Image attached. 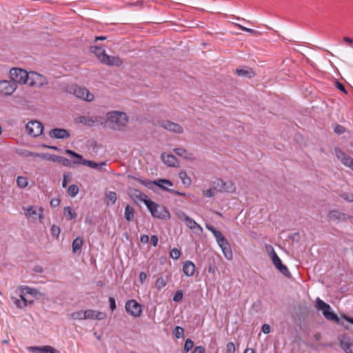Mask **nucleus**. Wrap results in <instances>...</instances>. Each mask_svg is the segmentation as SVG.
Instances as JSON below:
<instances>
[{
  "instance_id": "f257e3e1",
  "label": "nucleus",
  "mask_w": 353,
  "mask_h": 353,
  "mask_svg": "<svg viewBox=\"0 0 353 353\" xmlns=\"http://www.w3.org/2000/svg\"><path fill=\"white\" fill-rule=\"evenodd\" d=\"M10 77L12 79V82H14L17 84H28L31 86H37L40 87L43 84V80L45 78L37 73V72H31L30 74L27 72L26 70L19 68H13L10 70Z\"/></svg>"
},
{
  "instance_id": "f03ea898",
  "label": "nucleus",
  "mask_w": 353,
  "mask_h": 353,
  "mask_svg": "<svg viewBox=\"0 0 353 353\" xmlns=\"http://www.w3.org/2000/svg\"><path fill=\"white\" fill-rule=\"evenodd\" d=\"M128 179H131L133 180H135L140 183L141 184L146 186L149 189H152V185H155L158 186L161 190H164L165 192H168L169 193L176 194V195H180V196H185V194L183 192H179L177 190H175L174 189H170L167 187H165L164 185H168L169 186H173V183L170 179H159L157 180L151 181L150 179H141L140 178H138L133 175H128Z\"/></svg>"
},
{
  "instance_id": "7ed1b4c3",
  "label": "nucleus",
  "mask_w": 353,
  "mask_h": 353,
  "mask_svg": "<svg viewBox=\"0 0 353 353\" xmlns=\"http://www.w3.org/2000/svg\"><path fill=\"white\" fill-rule=\"evenodd\" d=\"M107 116L110 127L115 130H122L128 121V115L125 112L113 111L108 112Z\"/></svg>"
},
{
  "instance_id": "20e7f679",
  "label": "nucleus",
  "mask_w": 353,
  "mask_h": 353,
  "mask_svg": "<svg viewBox=\"0 0 353 353\" xmlns=\"http://www.w3.org/2000/svg\"><path fill=\"white\" fill-rule=\"evenodd\" d=\"M145 205L154 218L164 220L170 219V213L165 205H159L151 199L146 201Z\"/></svg>"
},
{
  "instance_id": "39448f33",
  "label": "nucleus",
  "mask_w": 353,
  "mask_h": 353,
  "mask_svg": "<svg viewBox=\"0 0 353 353\" xmlns=\"http://www.w3.org/2000/svg\"><path fill=\"white\" fill-rule=\"evenodd\" d=\"M315 307L317 310L322 311L323 316L327 320L334 321L339 325H343V323L341 321L337 314L332 310L331 306L319 297L316 299Z\"/></svg>"
},
{
  "instance_id": "423d86ee",
  "label": "nucleus",
  "mask_w": 353,
  "mask_h": 353,
  "mask_svg": "<svg viewBox=\"0 0 353 353\" xmlns=\"http://www.w3.org/2000/svg\"><path fill=\"white\" fill-rule=\"evenodd\" d=\"M65 152L75 159V160L73 161L74 164H82L99 170L102 169L103 165H105V162L97 163L91 160L83 159L82 155L70 149H67Z\"/></svg>"
},
{
  "instance_id": "0eeeda50",
  "label": "nucleus",
  "mask_w": 353,
  "mask_h": 353,
  "mask_svg": "<svg viewBox=\"0 0 353 353\" xmlns=\"http://www.w3.org/2000/svg\"><path fill=\"white\" fill-rule=\"evenodd\" d=\"M67 91L74 94L76 97L86 101H92L94 99L93 94L89 92V90L83 86H79L77 84L71 85L67 88Z\"/></svg>"
},
{
  "instance_id": "6e6552de",
  "label": "nucleus",
  "mask_w": 353,
  "mask_h": 353,
  "mask_svg": "<svg viewBox=\"0 0 353 353\" xmlns=\"http://www.w3.org/2000/svg\"><path fill=\"white\" fill-rule=\"evenodd\" d=\"M212 188L216 192H233L236 189L235 185L233 182L230 181L225 182L220 178H216L212 182Z\"/></svg>"
},
{
  "instance_id": "1a4fd4ad",
  "label": "nucleus",
  "mask_w": 353,
  "mask_h": 353,
  "mask_svg": "<svg viewBox=\"0 0 353 353\" xmlns=\"http://www.w3.org/2000/svg\"><path fill=\"white\" fill-rule=\"evenodd\" d=\"M126 312L134 317H139L142 313V305L135 299H130L125 302Z\"/></svg>"
},
{
  "instance_id": "9d476101",
  "label": "nucleus",
  "mask_w": 353,
  "mask_h": 353,
  "mask_svg": "<svg viewBox=\"0 0 353 353\" xmlns=\"http://www.w3.org/2000/svg\"><path fill=\"white\" fill-rule=\"evenodd\" d=\"M26 130L29 135L37 137L42 134L43 126L39 121H30L26 124Z\"/></svg>"
},
{
  "instance_id": "9b49d317",
  "label": "nucleus",
  "mask_w": 353,
  "mask_h": 353,
  "mask_svg": "<svg viewBox=\"0 0 353 353\" xmlns=\"http://www.w3.org/2000/svg\"><path fill=\"white\" fill-rule=\"evenodd\" d=\"M158 125L161 128L174 133L181 134L183 132V128L181 125L170 120H159L158 121Z\"/></svg>"
},
{
  "instance_id": "f8f14e48",
  "label": "nucleus",
  "mask_w": 353,
  "mask_h": 353,
  "mask_svg": "<svg viewBox=\"0 0 353 353\" xmlns=\"http://www.w3.org/2000/svg\"><path fill=\"white\" fill-rule=\"evenodd\" d=\"M334 152L341 162L353 171V159L339 148H334Z\"/></svg>"
},
{
  "instance_id": "ddd939ff",
  "label": "nucleus",
  "mask_w": 353,
  "mask_h": 353,
  "mask_svg": "<svg viewBox=\"0 0 353 353\" xmlns=\"http://www.w3.org/2000/svg\"><path fill=\"white\" fill-rule=\"evenodd\" d=\"M338 339L341 348L346 353H353V341L347 334H341L339 336Z\"/></svg>"
},
{
  "instance_id": "4468645a",
  "label": "nucleus",
  "mask_w": 353,
  "mask_h": 353,
  "mask_svg": "<svg viewBox=\"0 0 353 353\" xmlns=\"http://www.w3.org/2000/svg\"><path fill=\"white\" fill-rule=\"evenodd\" d=\"M17 88V84L14 82L3 80L0 81V94L3 95L12 94Z\"/></svg>"
},
{
  "instance_id": "2eb2a0df",
  "label": "nucleus",
  "mask_w": 353,
  "mask_h": 353,
  "mask_svg": "<svg viewBox=\"0 0 353 353\" xmlns=\"http://www.w3.org/2000/svg\"><path fill=\"white\" fill-rule=\"evenodd\" d=\"M327 217L331 221H347L351 218L350 216L340 212L339 210L334 209L330 210L327 213Z\"/></svg>"
},
{
  "instance_id": "dca6fc26",
  "label": "nucleus",
  "mask_w": 353,
  "mask_h": 353,
  "mask_svg": "<svg viewBox=\"0 0 353 353\" xmlns=\"http://www.w3.org/2000/svg\"><path fill=\"white\" fill-rule=\"evenodd\" d=\"M128 194L133 200L137 199L145 203L146 201L150 199L146 194L141 192L139 190L132 188H128Z\"/></svg>"
},
{
  "instance_id": "f3484780",
  "label": "nucleus",
  "mask_w": 353,
  "mask_h": 353,
  "mask_svg": "<svg viewBox=\"0 0 353 353\" xmlns=\"http://www.w3.org/2000/svg\"><path fill=\"white\" fill-rule=\"evenodd\" d=\"M161 159L168 167L176 168L179 165L177 158L173 154L163 152L161 156Z\"/></svg>"
},
{
  "instance_id": "a211bd4d",
  "label": "nucleus",
  "mask_w": 353,
  "mask_h": 353,
  "mask_svg": "<svg viewBox=\"0 0 353 353\" xmlns=\"http://www.w3.org/2000/svg\"><path fill=\"white\" fill-rule=\"evenodd\" d=\"M49 135L52 138L65 139L70 137V132L63 128H54L49 132Z\"/></svg>"
},
{
  "instance_id": "6ab92c4d",
  "label": "nucleus",
  "mask_w": 353,
  "mask_h": 353,
  "mask_svg": "<svg viewBox=\"0 0 353 353\" xmlns=\"http://www.w3.org/2000/svg\"><path fill=\"white\" fill-rule=\"evenodd\" d=\"M275 268L285 277L290 279L292 278V274L289 271L288 267L283 264L281 259L274 257V261H272Z\"/></svg>"
},
{
  "instance_id": "aec40b11",
  "label": "nucleus",
  "mask_w": 353,
  "mask_h": 353,
  "mask_svg": "<svg viewBox=\"0 0 353 353\" xmlns=\"http://www.w3.org/2000/svg\"><path fill=\"white\" fill-rule=\"evenodd\" d=\"M172 279V274L170 272H168L167 274L164 276H161L155 281L154 285L155 288L157 290L160 291L163 288H164L167 283L171 281Z\"/></svg>"
},
{
  "instance_id": "412c9836",
  "label": "nucleus",
  "mask_w": 353,
  "mask_h": 353,
  "mask_svg": "<svg viewBox=\"0 0 353 353\" xmlns=\"http://www.w3.org/2000/svg\"><path fill=\"white\" fill-rule=\"evenodd\" d=\"M183 272L187 276H192L195 272V265L190 261H187L183 265Z\"/></svg>"
},
{
  "instance_id": "4be33fe9",
  "label": "nucleus",
  "mask_w": 353,
  "mask_h": 353,
  "mask_svg": "<svg viewBox=\"0 0 353 353\" xmlns=\"http://www.w3.org/2000/svg\"><path fill=\"white\" fill-rule=\"evenodd\" d=\"M77 122L83 123L88 126H93L96 123L98 122V119L97 117H89L81 116L79 117L77 119Z\"/></svg>"
},
{
  "instance_id": "5701e85b",
  "label": "nucleus",
  "mask_w": 353,
  "mask_h": 353,
  "mask_svg": "<svg viewBox=\"0 0 353 353\" xmlns=\"http://www.w3.org/2000/svg\"><path fill=\"white\" fill-rule=\"evenodd\" d=\"M31 350L34 352H39L41 353H60L59 350L50 345H45L43 347L34 346L31 347Z\"/></svg>"
},
{
  "instance_id": "b1692460",
  "label": "nucleus",
  "mask_w": 353,
  "mask_h": 353,
  "mask_svg": "<svg viewBox=\"0 0 353 353\" xmlns=\"http://www.w3.org/2000/svg\"><path fill=\"white\" fill-rule=\"evenodd\" d=\"M90 52L92 53H94L97 58L100 60L101 62L102 61H104V58L107 55L105 53V50L101 46H91Z\"/></svg>"
},
{
  "instance_id": "393cba45",
  "label": "nucleus",
  "mask_w": 353,
  "mask_h": 353,
  "mask_svg": "<svg viewBox=\"0 0 353 353\" xmlns=\"http://www.w3.org/2000/svg\"><path fill=\"white\" fill-rule=\"evenodd\" d=\"M19 290L20 291L21 294H30L33 297H37V295L39 294V291L35 288H32L29 286L26 285H21L19 287Z\"/></svg>"
},
{
  "instance_id": "a878e982",
  "label": "nucleus",
  "mask_w": 353,
  "mask_h": 353,
  "mask_svg": "<svg viewBox=\"0 0 353 353\" xmlns=\"http://www.w3.org/2000/svg\"><path fill=\"white\" fill-rule=\"evenodd\" d=\"M101 63H105L108 65H119L122 63L121 60L118 57L106 55L104 58V61Z\"/></svg>"
},
{
  "instance_id": "bb28decb",
  "label": "nucleus",
  "mask_w": 353,
  "mask_h": 353,
  "mask_svg": "<svg viewBox=\"0 0 353 353\" xmlns=\"http://www.w3.org/2000/svg\"><path fill=\"white\" fill-rule=\"evenodd\" d=\"M223 251V253L225 256V257L228 259L231 260L233 258V253L231 249V246L228 241H227L226 243H224L223 244L219 245Z\"/></svg>"
},
{
  "instance_id": "cd10ccee",
  "label": "nucleus",
  "mask_w": 353,
  "mask_h": 353,
  "mask_svg": "<svg viewBox=\"0 0 353 353\" xmlns=\"http://www.w3.org/2000/svg\"><path fill=\"white\" fill-rule=\"evenodd\" d=\"M236 73L240 77H248L249 79L254 76V72L250 68L246 67L245 68H236Z\"/></svg>"
},
{
  "instance_id": "c85d7f7f",
  "label": "nucleus",
  "mask_w": 353,
  "mask_h": 353,
  "mask_svg": "<svg viewBox=\"0 0 353 353\" xmlns=\"http://www.w3.org/2000/svg\"><path fill=\"white\" fill-rule=\"evenodd\" d=\"M135 212L130 205H127L125 208L124 217L128 222L132 221L134 219Z\"/></svg>"
},
{
  "instance_id": "c756f323",
  "label": "nucleus",
  "mask_w": 353,
  "mask_h": 353,
  "mask_svg": "<svg viewBox=\"0 0 353 353\" xmlns=\"http://www.w3.org/2000/svg\"><path fill=\"white\" fill-rule=\"evenodd\" d=\"M83 244V240L81 237H77L72 242V252L76 254L81 250Z\"/></svg>"
},
{
  "instance_id": "7c9ffc66",
  "label": "nucleus",
  "mask_w": 353,
  "mask_h": 353,
  "mask_svg": "<svg viewBox=\"0 0 353 353\" xmlns=\"http://www.w3.org/2000/svg\"><path fill=\"white\" fill-rule=\"evenodd\" d=\"M174 152L180 157H183L185 159H191L192 154L189 152L187 150L182 148H174Z\"/></svg>"
},
{
  "instance_id": "2f4dec72",
  "label": "nucleus",
  "mask_w": 353,
  "mask_h": 353,
  "mask_svg": "<svg viewBox=\"0 0 353 353\" xmlns=\"http://www.w3.org/2000/svg\"><path fill=\"white\" fill-rule=\"evenodd\" d=\"M63 215L67 220H72L77 217V213L73 210L72 208L70 206H67L64 208L63 210Z\"/></svg>"
},
{
  "instance_id": "473e14b6",
  "label": "nucleus",
  "mask_w": 353,
  "mask_h": 353,
  "mask_svg": "<svg viewBox=\"0 0 353 353\" xmlns=\"http://www.w3.org/2000/svg\"><path fill=\"white\" fill-rule=\"evenodd\" d=\"M185 225L188 228H189L191 230H196L197 229L200 232L203 231L202 227L199 225L191 217H189L187 221L185 222Z\"/></svg>"
},
{
  "instance_id": "72a5a7b5",
  "label": "nucleus",
  "mask_w": 353,
  "mask_h": 353,
  "mask_svg": "<svg viewBox=\"0 0 353 353\" xmlns=\"http://www.w3.org/2000/svg\"><path fill=\"white\" fill-rule=\"evenodd\" d=\"M213 235L216 238V240L219 245H221L223 244L224 243H226L227 239L225 238V236L223 235V234L219 230H217L216 232H215L213 234Z\"/></svg>"
},
{
  "instance_id": "f704fd0d",
  "label": "nucleus",
  "mask_w": 353,
  "mask_h": 353,
  "mask_svg": "<svg viewBox=\"0 0 353 353\" xmlns=\"http://www.w3.org/2000/svg\"><path fill=\"white\" fill-rule=\"evenodd\" d=\"M179 176L185 185H190L191 183V179L188 176L186 172L181 171L179 173Z\"/></svg>"
},
{
  "instance_id": "c9c22d12",
  "label": "nucleus",
  "mask_w": 353,
  "mask_h": 353,
  "mask_svg": "<svg viewBox=\"0 0 353 353\" xmlns=\"http://www.w3.org/2000/svg\"><path fill=\"white\" fill-rule=\"evenodd\" d=\"M57 163L67 167H72L74 165L73 161H70L67 158L61 156H59Z\"/></svg>"
},
{
  "instance_id": "e433bc0d",
  "label": "nucleus",
  "mask_w": 353,
  "mask_h": 353,
  "mask_svg": "<svg viewBox=\"0 0 353 353\" xmlns=\"http://www.w3.org/2000/svg\"><path fill=\"white\" fill-rule=\"evenodd\" d=\"M105 198L110 201L112 204H114L117 199V194L115 192L109 191L105 193Z\"/></svg>"
},
{
  "instance_id": "4c0bfd02",
  "label": "nucleus",
  "mask_w": 353,
  "mask_h": 353,
  "mask_svg": "<svg viewBox=\"0 0 353 353\" xmlns=\"http://www.w3.org/2000/svg\"><path fill=\"white\" fill-rule=\"evenodd\" d=\"M60 232H61V229L60 228L55 225V224H53L52 226H51V228H50V233H51V235L55 238V239H59V234H60Z\"/></svg>"
},
{
  "instance_id": "58836bf2",
  "label": "nucleus",
  "mask_w": 353,
  "mask_h": 353,
  "mask_svg": "<svg viewBox=\"0 0 353 353\" xmlns=\"http://www.w3.org/2000/svg\"><path fill=\"white\" fill-rule=\"evenodd\" d=\"M17 185L21 188H25L28 185L27 179L21 176L17 177Z\"/></svg>"
},
{
  "instance_id": "ea45409f",
  "label": "nucleus",
  "mask_w": 353,
  "mask_h": 353,
  "mask_svg": "<svg viewBox=\"0 0 353 353\" xmlns=\"http://www.w3.org/2000/svg\"><path fill=\"white\" fill-rule=\"evenodd\" d=\"M78 192H79V188L77 185L73 184V185H71L69 186V188L68 189V193L70 196L74 197L75 196H77Z\"/></svg>"
},
{
  "instance_id": "a19ab883",
  "label": "nucleus",
  "mask_w": 353,
  "mask_h": 353,
  "mask_svg": "<svg viewBox=\"0 0 353 353\" xmlns=\"http://www.w3.org/2000/svg\"><path fill=\"white\" fill-rule=\"evenodd\" d=\"M184 329L180 326H176L174 331L173 334L175 338L180 339L183 336Z\"/></svg>"
},
{
  "instance_id": "79ce46f5",
  "label": "nucleus",
  "mask_w": 353,
  "mask_h": 353,
  "mask_svg": "<svg viewBox=\"0 0 353 353\" xmlns=\"http://www.w3.org/2000/svg\"><path fill=\"white\" fill-rule=\"evenodd\" d=\"M206 270L209 273L214 274L216 270V263L214 259L210 260Z\"/></svg>"
},
{
  "instance_id": "37998d69",
  "label": "nucleus",
  "mask_w": 353,
  "mask_h": 353,
  "mask_svg": "<svg viewBox=\"0 0 353 353\" xmlns=\"http://www.w3.org/2000/svg\"><path fill=\"white\" fill-rule=\"evenodd\" d=\"M96 313V310H87L83 312V317L84 319H94V315Z\"/></svg>"
},
{
  "instance_id": "c03bdc74",
  "label": "nucleus",
  "mask_w": 353,
  "mask_h": 353,
  "mask_svg": "<svg viewBox=\"0 0 353 353\" xmlns=\"http://www.w3.org/2000/svg\"><path fill=\"white\" fill-rule=\"evenodd\" d=\"M183 297V292L181 290H178L175 292L173 296V301L176 303L181 302Z\"/></svg>"
},
{
  "instance_id": "a18cd8bd",
  "label": "nucleus",
  "mask_w": 353,
  "mask_h": 353,
  "mask_svg": "<svg viewBox=\"0 0 353 353\" xmlns=\"http://www.w3.org/2000/svg\"><path fill=\"white\" fill-rule=\"evenodd\" d=\"M194 347V342L192 339H187L185 341V344H184V352H188L190 350H191L192 349V347Z\"/></svg>"
},
{
  "instance_id": "49530a36",
  "label": "nucleus",
  "mask_w": 353,
  "mask_h": 353,
  "mask_svg": "<svg viewBox=\"0 0 353 353\" xmlns=\"http://www.w3.org/2000/svg\"><path fill=\"white\" fill-rule=\"evenodd\" d=\"M340 197L348 202H353V194L349 192H343L340 194Z\"/></svg>"
},
{
  "instance_id": "de8ad7c7",
  "label": "nucleus",
  "mask_w": 353,
  "mask_h": 353,
  "mask_svg": "<svg viewBox=\"0 0 353 353\" xmlns=\"http://www.w3.org/2000/svg\"><path fill=\"white\" fill-rule=\"evenodd\" d=\"M170 256L171 258H172L174 260L178 259L181 256V252L179 250H178L176 248H174L171 250Z\"/></svg>"
},
{
  "instance_id": "09e8293b",
  "label": "nucleus",
  "mask_w": 353,
  "mask_h": 353,
  "mask_svg": "<svg viewBox=\"0 0 353 353\" xmlns=\"http://www.w3.org/2000/svg\"><path fill=\"white\" fill-rule=\"evenodd\" d=\"M70 316L72 319L83 320V312L82 310L78 312H74L70 314Z\"/></svg>"
},
{
  "instance_id": "8fccbe9b",
  "label": "nucleus",
  "mask_w": 353,
  "mask_h": 353,
  "mask_svg": "<svg viewBox=\"0 0 353 353\" xmlns=\"http://www.w3.org/2000/svg\"><path fill=\"white\" fill-rule=\"evenodd\" d=\"M334 132L337 134H342L345 132V128L341 125L336 124L334 128Z\"/></svg>"
},
{
  "instance_id": "3c124183",
  "label": "nucleus",
  "mask_w": 353,
  "mask_h": 353,
  "mask_svg": "<svg viewBox=\"0 0 353 353\" xmlns=\"http://www.w3.org/2000/svg\"><path fill=\"white\" fill-rule=\"evenodd\" d=\"M216 194V192L212 188L203 191V195L208 198L214 196Z\"/></svg>"
},
{
  "instance_id": "603ef678",
  "label": "nucleus",
  "mask_w": 353,
  "mask_h": 353,
  "mask_svg": "<svg viewBox=\"0 0 353 353\" xmlns=\"http://www.w3.org/2000/svg\"><path fill=\"white\" fill-rule=\"evenodd\" d=\"M227 353H234L235 352V345L233 342L228 343L226 345Z\"/></svg>"
},
{
  "instance_id": "864d4df0",
  "label": "nucleus",
  "mask_w": 353,
  "mask_h": 353,
  "mask_svg": "<svg viewBox=\"0 0 353 353\" xmlns=\"http://www.w3.org/2000/svg\"><path fill=\"white\" fill-rule=\"evenodd\" d=\"M108 301H109V303H110V308L112 311V312H113L116 308H117V304H116V301H115V299L112 296H110L109 299H108Z\"/></svg>"
},
{
  "instance_id": "5fc2aeb1",
  "label": "nucleus",
  "mask_w": 353,
  "mask_h": 353,
  "mask_svg": "<svg viewBox=\"0 0 353 353\" xmlns=\"http://www.w3.org/2000/svg\"><path fill=\"white\" fill-rule=\"evenodd\" d=\"M19 296H20L21 300L23 301V307H26V306H27L28 305H31V304H32L34 303V301H29V300H28L25 297V295L23 294L20 293Z\"/></svg>"
},
{
  "instance_id": "6e6d98bb",
  "label": "nucleus",
  "mask_w": 353,
  "mask_h": 353,
  "mask_svg": "<svg viewBox=\"0 0 353 353\" xmlns=\"http://www.w3.org/2000/svg\"><path fill=\"white\" fill-rule=\"evenodd\" d=\"M106 314L105 312H100V311H97L96 310V313H95V315H94V319H97V320H103L104 319L106 318Z\"/></svg>"
},
{
  "instance_id": "4d7b16f0",
  "label": "nucleus",
  "mask_w": 353,
  "mask_h": 353,
  "mask_svg": "<svg viewBox=\"0 0 353 353\" xmlns=\"http://www.w3.org/2000/svg\"><path fill=\"white\" fill-rule=\"evenodd\" d=\"M236 26H237V27H238L240 30H243V31H245V32H249V33H250V34H256V33L257 32H256V30H254V29H251V28H245V27H244V26H241V25H239V24H237Z\"/></svg>"
},
{
  "instance_id": "13d9d810",
  "label": "nucleus",
  "mask_w": 353,
  "mask_h": 353,
  "mask_svg": "<svg viewBox=\"0 0 353 353\" xmlns=\"http://www.w3.org/2000/svg\"><path fill=\"white\" fill-rule=\"evenodd\" d=\"M177 216L179 219L184 222H185L187 219L190 217L184 212L181 210L177 212Z\"/></svg>"
},
{
  "instance_id": "bf43d9fd",
  "label": "nucleus",
  "mask_w": 353,
  "mask_h": 353,
  "mask_svg": "<svg viewBox=\"0 0 353 353\" xmlns=\"http://www.w3.org/2000/svg\"><path fill=\"white\" fill-rule=\"evenodd\" d=\"M60 203H61V200L59 199L53 198L51 199L50 204L52 208H54L59 206Z\"/></svg>"
},
{
  "instance_id": "052dcab7",
  "label": "nucleus",
  "mask_w": 353,
  "mask_h": 353,
  "mask_svg": "<svg viewBox=\"0 0 353 353\" xmlns=\"http://www.w3.org/2000/svg\"><path fill=\"white\" fill-rule=\"evenodd\" d=\"M70 174L69 173H64L63 174V181H62V186L63 188H66L67 187V184H68V182L70 180Z\"/></svg>"
},
{
  "instance_id": "680f3d73",
  "label": "nucleus",
  "mask_w": 353,
  "mask_h": 353,
  "mask_svg": "<svg viewBox=\"0 0 353 353\" xmlns=\"http://www.w3.org/2000/svg\"><path fill=\"white\" fill-rule=\"evenodd\" d=\"M336 87L337 89H339L340 91L343 92V93H345V94L347 93L344 85L342 83H341L338 81H336Z\"/></svg>"
},
{
  "instance_id": "e2e57ef3",
  "label": "nucleus",
  "mask_w": 353,
  "mask_h": 353,
  "mask_svg": "<svg viewBox=\"0 0 353 353\" xmlns=\"http://www.w3.org/2000/svg\"><path fill=\"white\" fill-rule=\"evenodd\" d=\"M261 330L264 334H269L271 331V327H270V325H268L267 323H264L262 325Z\"/></svg>"
},
{
  "instance_id": "0e129e2a",
  "label": "nucleus",
  "mask_w": 353,
  "mask_h": 353,
  "mask_svg": "<svg viewBox=\"0 0 353 353\" xmlns=\"http://www.w3.org/2000/svg\"><path fill=\"white\" fill-rule=\"evenodd\" d=\"M26 216H33L37 214L36 210L34 209L32 206H30L29 208L27 209V212L26 213Z\"/></svg>"
},
{
  "instance_id": "69168bd1",
  "label": "nucleus",
  "mask_w": 353,
  "mask_h": 353,
  "mask_svg": "<svg viewBox=\"0 0 353 353\" xmlns=\"http://www.w3.org/2000/svg\"><path fill=\"white\" fill-rule=\"evenodd\" d=\"M205 347L202 345L196 346L192 353H205Z\"/></svg>"
},
{
  "instance_id": "338daca9",
  "label": "nucleus",
  "mask_w": 353,
  "mask_h": 353,
  "mask_svg": "<svg viewBox=\"0 0 353 353\" xmlns=\"http://www.w3.org/2000/svg\"><path fill=\"white\" fill-rule=\"evenodd\" d=\"M151 243L154 247H156L158 244L159 238L157 235H152L150 237Z\"/></svg>"
},
{
  "instance_id": "774afa93",
  "label": "nucleus",
  "mask_w": 353,
  "mask_h": 353,
  "mask_svg": "<svg viewBox=\"0 0 353 353\" xmlns=\"http://www.w3.org/2000/svg\"><path fill=\"white\" fill-rule=\"evenodd\" d=\"M147 279V274L145 272H141L140 274H139V281L141 284H143L145 280Z\"/></svg>"
}]
</instances>
